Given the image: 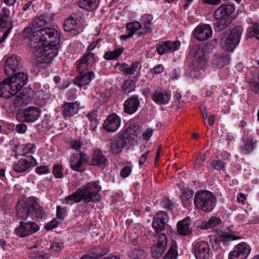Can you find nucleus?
<instances>
[{
	"mask_svg": "<svg viewBox=\"0 0 259 259\" xmlns=\"http://www.w3.org/2000/svg\"><path fill=\"white\" fill-rule=\"evenodd\" d=\"M34 36L37 44V57L48 63L50 62L58 54V45L60 42L59 33L56 29L50 27H45L37 30Z\"/></svg>",
	"mask_w": 259,
	"mask_h": 259,
	"instance_id": "f257e3e1",
	"label": "nucleus"
},
{
	"mask_svg": "<svg viewBox=\"0 0 259 259\" xmlns=\"http://www.w3.org/2000/svg\"><path fill=\"white\" fill-rule=\"evenodd\" d=\"M16 216L19 220L26 221L29 216L32 219H45L46 214L44 208L38 203L36 199L30 197L17 203Z\"/></svg>",
	"mask_w": 259,
	"mask_h": 259,
	"instance_id": "f03ea898",
	"label": "nucleus"
},
{
	"mask_svg": "<svg viewBox=\"0 0 259 259\" xmlns=\"http://www.w3.org/2000/svg\"><path fill=\"white\" fill-rule=\"evenodd\" d=\"M27 82V76L23 72L15 73L0 84V96L9 98L16 94Z\"/></svg>",
	"mask_w": 259,
	"mask_h": 259,
	"instance_id": "7ed1b4c3",
	"label": "nucleus"
},
{
	"mask_svg": "<svg viewBox=\"0 0 259 259\" xmlns=\"http://www.w3.org/2000/svg\"><path fill=\"white\" fill-rule=\"evenodd\" d=\"M193 58L192 64L186 71V75L192 79L202 78L204 75L207 62L203 50L199 46H194L191 50Z\"/></svg>",
	"mask_w": 259,
	"mask_h": 259,
	"instance_id": "20e7f679",
	"label": "nucleus"
},
{
	"mask_svg": "<svg viewBox=\"0 0 259 259\" xmlns=\"http://www.w3.org/2000/svg\"><path fill=\"white\" fill-rule=\"evenodd\" d=\"M138 128L135 126H131L126 130L122 131L117 137L111 140V150L113 153H119L122 148L131 144L138 137Z\"/></svg>",
	"mask_w": 259,
	"mask_h": 259,
	"instance_id": "39448f33",
	"label": "nucleus"
},
{
	"mask_svg": "<svg viewBox=\"0 0 259 259\" xmlns=\"http://www.w3.org/2000/svg\"><path fill=\"white\" fill-rule=\"evenodd\" d=\"M216 198L207 190H200L195 193L194 203L195 207L204 211H211L215 205Z\"/></svg>",
	"mask_w": 259,
	"mask_h": 259,
	"instance_id": "423d86ee",
	"label": "nucleus"
},
{
	"mask_svg": "<svg viewBox=\"0 0 259 259\" xmlns=\"http://www.w3.org/2000/svg\"><path fill=\"white\" fill-rule=\"evenodd\" d=\"M100 39H97L92 42L88 47L87 52L79 60L76 61L75 66L76 69L80 72L86 71L89 70L93 65L98 61L97 57L92 53V51L96 48L100 47L98 46Z\"/></svg>",
	"mask_w": 259,
	"mask_h": 259,
	"instance_id": "0eeeda50",
	"label": "nucleus"
},
{
	"mask_svg": "<svg viewBox=\"0 0 259 259\" xmlns=\"http://www.w3.org/2000/svg\"><path fill=\"white\" fill-rule=\"evenodd\" d=\"M242 31V28L237 26L230 32L224 33L221 38L223 47L228 51H233L239 44Z\"/></svg>",
	"mask_w": 259,
	"mask_h": 259,
	"instance_id": "6e6552de",
	"label": "nucleus"
},
{
	"mask_svg": "<svg viewBox=\"0 0 259 259\" xmlns=\"http://www.w3.org/2000/svg\"><path fill=\"white\" fill-rule=\"evenodd\" d=\"M34 88L33 93L35 104L39 106H45L51 97L49 85L45 84L41 89L40 84L37 82L34 84Z\"/></svg>",
	"mask_w": 259,
	"mask_h": 259,
	"instance_id": "1a4fd4ad",
	"label": "nucleus"
},
{
	"mask_svg": "<svg viewBox=\"0 0 259 259\" xmlns=\"http://www.w3.org/2000/svg\"><path fill=\"white\" fill-rule=\"evenodd\" d=\"M40 229L39 226L32 221H21L19 225L16 228L15 234L21 238L25 237L37 232Z\"/></svg>",
	"mask_w": 259,
	"mask_h": 259,
	"instance_id": "9d476101",
	"label": "nucleus"
},
{
	"mask_svg": "<svg viewBox=\"0 0 259 259\" xmlns=\"http://www.w3.org/2000/svg\"><path fill=\"white\" fill-rule=\"evenodd\" d=\"M10 10L6 8H3L0 11V29L2 31L4 29H6L3 36L0 37V43L6 39L11 29L13 28V23L10 17Z\"/></svg>",
	"mask_w": 259,
	"mask_h": 259,
	"instance_id": "9b49d317",
	"label": "nucleus"
},
{
	"mask_svg": "<svg viewBox=\"0 0 259 259\" xmlns=\"http://www.w3.org/2000/svg\"><path fill=\"white\" fill-rule=\"evenodd\" d=\"M40 115V110L35 107H29L20 111L16 115L18 120L32 122L36 120Z\"/></svg>",
	"mask_w": 259,
	"mask_h": 259,
	"instance_id": "f8f14e48",
	"label": "nucleus"
},
{
	"mask_svg": "<svg viewBox=\"0 0 259 259\" xmlns=\"http://www.w3.org/2000/svg\"><path fill=\"white\" fill-rule=\"evenodd\" d=\"M251 250V247L245 242L235 245L229 254V259H246Z\"/></svg>",
	"mask_w": 259,
	"mask_h": 259,
	"instance_id": "ddd939ff",
	"label": "nucleus"
},
{
	"mask_svg": "<svg viewBox=\"0 0 259 259\" xmlns=\"http://www.w3.org/2000/svg\"><path fill=\"white\" fill-rule=\"evenodd\" d=\"M21 66V59L19 56L13 55L9 57L4 67L6 74L8 76L13 74Z\"/></svg>",
	"mask_w": 259,
	"mask_h": 259,
	"instance_id": "4468645a",
	"label": "nucleus"
},
{
	"mask_svg": "<svg viewBox=\"0 0 259 259\" xmlns=\"http://www.w3.org/2000/svg\"><path fill=\"white\" fill-rule=\"evenodd\" d=\"M195 38L199 41H204L212 34L210 25L208 24L199 25L193 30Z\"/></svg>",
	"mask_w": 259,
	"mask_h": 259,
	"instance_id": "2eb2a0df",
	"label": "nucleus"
},
{
	"mask_svg": "<svg viewBox=\"0 0 259 259\" xmlns=\"http://www.w3.org/2000/svg\"><path fill=\"white\" fill-rule=\"evenodd\" d=\"M180 45L181 43L179 41L167 40L157 45L156 50L158 54L161 55L179 50Z\"/></svg>",
	"mask_w": 259,
	"mask_h": 259,
	"instance_id": "dca6fc26",
	"label": "nucleus"
},
{
	"mask_svg": "<svg viewBox=\"0 0 259 259\" xmlns=\"http://www.w3.org/2000/svg\"><path fill=\"white\" fill-rule=\"evenodd\" d=\"M121 123V119L116 114L109 115L103 123V128L108 132H115Z\"/></svg>",
	"mask_w": 259,
	"mask_h": 259,
	"instance_id": "f3484780",
	"label": "nucleus"
},
{
	"mask_svg": "<svg viewBox=\"0 0 259 259\" xmlns=\"http://www.w3.org/2000/svg\"><path fill=\"white\" fill-rule=\"evenodd\" d=\"M157 243L151 248V253L155 258H159L164 253L167 244V239L164 233L159 235Z\"/></svg>",
	"mask_w": 259,
	"mask_h": 259,
	"instance_id": "a211bd4d",
	"label": "nucleus"
},
{
	"mask_svg": "<svg viewBox=\"0 0 259 259\" xmlns=\"http://www.w3.org/2000/svg\"><path fill=\"white\" fill-rule=\"evenodd\" d=\"M77 71L79 73V75L74 78V83L79 87H83L84 89H85L87 86L95 78V74L93 71L83 73L84 71L80 72L77 70Z\"/></svg>",
	"mask_w": 259,
	"mask_h": 259,
	"instance_id": "6ab92c4d",
	"label": "nucleus"
},
{
	"mask_svg": "<svg viewBox=\"0 0 259 259\" xmlns=\"http://www.w3.org/2000/svg\"><path fill=\"white\" fill-rule=\"evenodd\" d=\"M194 251L197 259H206L209 257V246L206 241H199L195 244Z\"/></svg>",
	"mask_w": 259,
	"mask_h": 259,
	"instance_id": "aec40b11",
	"label": "nucleus"
},
{
	"mask_svg": "<svg viewBox=\"0 0 259 259\" xmlns=\"http://www.w3.org/2000/svg\"><path fill=\"white\" fill-rule=\"evenodd\" d=\"M37 30H34L31 27H26L25 28L23 31V35L25 39L28 38L29 40L30 46L31 48L32 53L37 57V52H39L37 49V42L38 40L33 39L34 36L36 35Z\"/></svg>",
	"mask_w": 259,
	"mask_h": 259,
	"instance_id": "412c9836",
	"label": "nucleus"
},
{
	"mask_svg": "<svg viewBox=\"0 0 259 259\" xmlns=\"http://www.w3.org/2000/svg\"><path fill=\"white\" fill-rule=\"evenodd\" d=\"M234 11L235 7L233 5L223 4L215 10L214 17L215 19H229Z\"/></svg>",
	"mask_w": 259,
	"mask_h": 259,
	"instance_id": "4be33fe9",
	"label": "nucleus"
},
{
	"mask_svg": "<svg viewBox=\"0 0 259 259\" xmlns=\"http://www.w3.org/2000/svg\"><path fill=\"white\" fill-rule=\"evenodd\" d=\"M140 104V100L137 95L127 99L123 103L124 112L128 114L135 113L138 110Z\"/></svg>",
	"mask_w": 259,
	"mask_h": 259,
	"instance_id": "5701e85b",
	"label": "nucleus"
},
{
	"mask_svg": "<svg viewBox=\"0 0 259 259\" xmlns=\"http://www.w3.org/2000/svg\"><path fill=\"white\" fill-rule=\"evenodd\" d=\"M80 26V19L77 17H70L66 19L64 22V29L65 31H74L76 33L79 32L81 29Z\"/></svg>",
	"mask_w": 259,
	"mask_h": 259,
	"instance_id": "b1692460",
	"label": "nucleus"
},
{
	"mask_svg": "<svg viewBox=\"0 0 259 259\" xmlns=\"http://www.w3.org/2000/svg\"><path fill=\"white\" fill-rule=\"evenodd\" d=\"M177 230L180 235L187 236L192 233L191 223L190 219L187 217L178 222Z\"/></svg>",
	"mask_w": 259,
	"mask_h": 259,
	"instance_id": "393cba45",
	"label": "nucleus"
},
{
	"mask_svg": "<svg viewBox=\"0 0 259 259\" xmlns=\"http://www.w3.org/2000/svg\"><path fill=\"white\" fill-rule=\"evenodd\" d=\"M85 193L84 188L81 186L76 190L72 194L66 196L63 201V203L66 204H72L73 202L78 203L83 200V195Z\"/></svg>",
	"mask_w": 259,
	"mask_h": 259,
	"instance_id": "a878e982",
	"label": "nucleus"
},
{
	"mask_svg": "<svg viewBox=\"0 0 259 259\" xmlns=\"http://www.w3.org/2000/svg\"><path fill=\"white\" fill-rule=\"evenodd\" d=\"M78 110L79 104L76 102L66 103L62 106V112L65 118L73 116L77 113Z\"/></svg>",
	"mask_w": 259,
	"mask_h": 259,
	"instance_id": "bb28decb",
	"label": "nucleus"
},
{
	"mask_svg": "<svg viewBox=\"0 0 259 259\" xmlns=\"http://www.w3.org/2000/svg\"><path fill=\"white\" fill-rule=\"evenodd\" d=\"M139 63L137 62H135L130 65H127L126 63L120 64L119 63H117L115 65L116 67L118 66L119 70L120 71L123 72L126 75H134L138 72L139 67Z\"/></svg>",
	"mask_w": 259,
	"mask_h": 259,
	"instance_id": "cd10ccee",
	"label": "nucleus"
},
{
	"mask_svg": "<svg viewBox=\"0 0 259 259\" xmlns=\"http://www.w3.org/2000/svg\"><path fill=\"white\" fill-rule=\"evenodd\" d=\"M152 99L158 104H166L170 98V95L165 92L155 91L152 93Z\"/></svg>",
	"mask_w": 259,
	"mask_h": 259,
	"instance_id": "c85d7f7f",
	"label": "nucleus"
},
{
	"mask_svg": "<svg viewBox=\"0 0 259 259\" xmlns=\"http://www.w3.org/2000/svg\"><path fill=\"white\" fill-rule=\"evenodd\" d=\"M124 50V49L122 46H116L114 50L106 52L103 58L106 60H117Z\"/></svg>",
	"mask_w": 259,
	"mask_h": 259,
	"instance_id": "c756f323",
	"label": "nucleus"
},
{
	"mask_svg": "<svg viewBox=\"0 0 259 259\" xmlns=\"http://www.w3.org/2000/svg\"><path fill=\"white\" fill-rule=\"evenodd\" d=\"M100 3V0H79L78 6L88 11H92L96 10Z\"/></svg>",
	"mask_w": 259,
	"mask_h": 259,
	"instance_id": "7c9ffc66",
	"label": "nucleus"
},
{
	"mask_svg": "<svg viewBox=\"0 0 259 259\" xmlns=\"http://www.w3.org/2000/svg\"><path fill=\"white\" fill-rule=\"evenodd\" d=\"M127 255L131 259H145L149 253L141 247H137L129 250Z\"/></svg>",
	"mask_w": 259,
	"mask_h": 259,
	"instance_id": "2f4dec72",
	"label": "nucleus"
},
{
	"mask_svg": "<svg viewBox=\"0 0 259 259\" xmlns=\"http://www.w3.org/2000/svg\"><path fill=\"white\" fill-rule=\"evenodd\" d=\"M230 57L227 54L218 56L213 60L212 65L215 68H221L229 64Z\"/></svg>",
	"mask_w": 259,
	"mask_h": 259,
	"instance_id": "473e14b6",
	"label": "nucleus"
},
{
	"mask_svg": "<svg viewBox=\"0 0 259 259\" xmlns=\"http://www.w3.org/2000/svg\"><path fill=\"white\" fill-rule=\"evenodd\" d=\"M256 142V140L253 138L247 139L241 147L242 153L244 154L251 153L255 148Z\"/></svg>",
	"mask_w": 259,
	"mask_h": 259,
	"instance_id": "72a5a7b5",
	"label": "nucleus"
},
{
	"mask_svg": "<svg viewBox=\"0 0 259 259\" xmlns=\"http://www.w3.org/2000/svg\"><path fill=\"white\" fill-rule=\"evenodd\" d=\"M84 203L87 204L90 202H98L101 200V196L99 193L95 192L89 191L83 195Z\"/></svg>",
	"mask_w": 259,
	"mask_h": 259,
	"instance_id": "f704fd0d",
	"label": "nucleus"
},
{
	"mask_svg": "<svg viewBox=\"0 0 259 259\" xmlns=\"http://www.w3.org/2000/svg\"><path fill=\"white\" fill-rule=\"evenodd\" d=\"M153 16L150 14H145L141 18V26H143L145 32H150L151 30V22Z\"/></svg>",
	"mask_w": 259,
	"mask_h": 259,
	"instance_id": "c9c22d12",
	"label": "nucleus"
},
{
	"mask_svg": "<svg viewBox=\"0 0 259 259\" xmlns=\"http://www.w3.org/2000/svg\"><path fill=\"white\" fill-rule=\"evenodd\" d=\"M15 163L14 165L13 168L14 170L17 172H23L27 171L30 167L36 165L37 163Z\"/></svg>",
	"mask_w": 259,
	"mask_h": 259,
	"instance_id": "e433bc0d",
	"label": "nucleus"
},
{
	"mask_svg": "<svg viewBox=\"0 0 259 259\" xmlns=\"http://www.w3.org/2000/svg\"><path fill=\"white\" fill-rule=\"evenodd\" d=\"M82 187L84 188V190L85 193H87L89 191H92L98 193L101 189V187L99 185V181L95 182H90L87 185H82Z\"/></svg>",
	"mask_w": 259,
	"mask_h": 259,
	"instance_id": "4c0bfd02",
	"label": "nucleus"
},
{
	"mask_svg": "<svg viewBox=\"0 0 259 259\" xmlns=\"http://www.w3.org/2000/svg\"><path fill=\"white\" fill-rule=\"evenodd\" d=\"M178 255L176 244H172L163 257V259H177Z\"/></svg>",
	"mask_w": 259,
	"mask_h": 259,
	"instance_id": "58836bf2",
	"label": "nucleus"
},
{
	"mask_svg": "<svg viewBox=\"0 0 259 259\" xmlns=\"http://www.w3.org/2000/svg\"><path fill=\"white\" fill-rule=\"evenodd\" d=\"M221 220L219 218L212 217L208 221L202 225V228L208 229L210 228H213L218 225L221 223Z\"/></svg>",
	"mask_w": 259,
	"mask_h": 259,
	"instance_id": "ea45409f",
	"label": "nucleus"
},
{
	"mask_svg": "<svg viewBox=\"0 0 259 259\" xmlns=\"http://www.w3.org/2000/svg\"><path fill=\"white\" fill-rule=\"evenodd\" d=\"M194 195V191L192 190L184 188L182 191V193L181 196L182 202L186 204L185 201L192 200V197Z\"/></svg>",
	"mask_w": 259,
	"mask_h": 259,
	"instance_id": "a19ab883",
	"label": "nucleus"
},
{
	"mask_svg": "<svg viewBox=\"0 0 259 259\" xmlns=\"http://www.w3.org/2000/svg\"><path fill=\"white\" fill-rule=\"evenodd\" d=\"M47 22L45 16L40 15L34 18L32 20L31 24L33 27L38 28L45 25Z\"/></svg>",
	"mask_w": 259,
	"mask_h": 259,
	"instance_id": "79ce46f5",
	"label": "nucleus"
},
{
	"mask_svg": "<svg viewBox=\"0 0 259 259\" xmlns=\"http://www.w3.org/2000/svg\"><path fill=\"white\" fill-rule=\"evenodd\" d=\"M135 88V82L131 79H127L124 81L122 86V90L125 94H128L133 90Z\"/></svg>",
	"mask_w": 259,
	"mask_h": 259,
	"instance_id": "37998d69",
	"label": "nucleus"
},
{
	"mask_svg": "<svg viewBox=\"0 0 259 259\" xmlns=\"http://www.w3.org/2000/svg\"><path fill=\"white\" fill-rule=\"evenodd\" d=\"M87 117L91 122L90 128L92 131L95 130L97 125L98 124V121L97 120V114L95 112H91L87 115Z\"/></svg>",
	"mask_w": 259,
	"mask_h": 259,
	"instance_id": "c03bdc74",
	"label": "nucleus"
},
{
	"mask_svg": "<svg viewBox=\"0 0 259 259\" xmlns=\"http://www.w3.org/2000/svg\"><path fill=\"white\" fill-rule=\"evenodd\" d=\"M107 159L100 149L95 150L93 155V162H106Z\"/></svg>",
	"mask_w": 259,
	"mask_h": 259,
	"instance_id": "a18cd8bd",
	"label": "nucleus"
},
{
	"mask_svg": "<svg viewBox=\"0 0 259 259\" xmlns=\"http://www.w3.org/2000/svg\"><path fill=\"white\" fill-rule=\"evenodd\" d=\"M217 20V21L214 23V26L215 29L218 31L226 29L229 25V21L228 19Z\"/></svg>",
	"mask_w": 259,
	"mask_h": 259,
	"instance_id": "49530a36",
	"label": "nucleus"
},
{
	"mask_svg": "<svg viewBox=\"0 0 259 259\" xmlns=\"http://www.w3.org/2000/svg\"><path fill=\"white\" fill-rule=\"evenodd\" d=\"M154 219L158 221L159 222H162V224H167L169 218L166 212L164 211H159L157 213L156 216L154 217Z\"/></svg>",
	"mask_w": 259,
	"mask_h": 259,
	"instance_id": "de8ad7c7",
	"label": "nucleus"
},
{
	"mask_svg": "<svg viewBox=\"0 0 259 259\" xmlns=\"http://www.w3.org/2000/svg\"><path fill=\"white\" fill-rule=\"evenodd\" d=\"M248 35L250 37L254 36L259 39V25L255 23L250 28H248Z\"/></svg>",
	"mask_w": 259,
	"mask_h": 259,
	"instance_id": "09e8293b",
	"label": "nucleus"
},
{
	"mask_svg": "<svg viewBox=\"0 0 259 259\" xmlns=\"http://www.w3.org/2000/svg\"><path fill=\"white\" fill-rule=\"evenodd\" d=\"M87 155L84 152L76 153L72 155L70 162H87Z\"/></svg>",
	"mask_w": 259,
	"mask_h": 259,
	"instance_id": "8fccbe9b",
	"label": "nucleus"
},
{
	"mask_svg": "<svg viewBox=\"0 0 259 259\" xmlns=\"http://www.w3.org/2000/svg\"><path fill=\"white\" fill-rule=\"evenodd\" d=\"M142 27L141 23L138 21H134L130 23H128L126 25V29L129 30V32L133 34V35L135 32Z\"/></svg>",
	"mask_w": 259,
	"mask_h": 259,
	"instance_id": "3c124183",
	"label": "nucleus"
},
{
	"mask_svg": "<svg viewBox=\"0 0 259 259\" xmlns=\"http://www.w3.org/2000/svg\"><path fill=\"white\" fill-rule=\"evenodd\" d=\"M162 224V222H159L158 221L153 219V221L152 222V226L154 228L155 231L157 233L161 232L164 230L166 227H168V225L167 224Z\"/></svg>",
	"mask_w": 259,
	"mask_h": 259,
	"instance_id": "603ef678",
	"label": "nucleus"
},
{
	"mask_svg": "<svg viewBox=\"0 0 259 259\" xmlns=\"http://www.w3.org/2000/svg\"><path fill=\"white\" fill-rule=\"evenodd\" d=\"M13 103L16 107L22 106L24 104L26 101V98L24 96H23L21 94L14 96L13 99Z\"/></svg>",
	"mask_w": 259,
	"mask_h": 259,
	"instance_id": "864d4df0",
	"label": "nucleus"
},
{
	"mask_svg": "<svg viewBox=\"0 0 259 259\" xmlns=\"http://www.w3.org/2000/svg\"><path fill=\"white\" fill-rule=\"evenodd\" d=\"M241 237H237L233 234L222 235L220 236V241L225 245L230 241L237 240Z\"/></svg>",
	"mask_w": 259,
	"mask_h": 259,
	"instance_id": "5fc2aeb1",
	"label": "nucleus"
},
{
	"mask_svg": "<svg viewBox=\"0 0 259 259\" xmlns=\"http://www.w3.org/2000/svg\"><path fill=\"white\" fill-rule=\"evenodd\" d=\"M62 167L61 165L55 164L53 168L52 173L56 179H60L63 177Z\"/></svg>",
	"mask_w": 259,
	"mask_h": 259,
	"instance_id": "6e6d98bb",
	"label": "nucleus"
},
{
	"mask_svg": "<svg viewBox=\"0 0 259 259\" xmlns=\"http://www.w3.org/2000/svg\"><path fill=\"white\" fill-rule=\"evenodd\" d=\"M162 206L167 210H172L174 205L172 202L167 198H163L161 201Z\"/></svg>",
	"mask_w": 259,
	"mask_h": 259,
	"instance_id": "4d7b16f0",
	"label": "nucleus"
},
{
	"mask_svg": "<svg viewBox=\"0 0 259 259\" xmlns=\"http://www.w3.org/2000/svg\"><path fill=\"white\" fill-rule=\"evenodd\" d=\"M85 163H70V167L75 171L83 172L85 170Z\"/></svg>",
	"mask_w": 259,
	"mask_h": 259,
	"instance_id": "13d9d810",
	"label": "nucleus"
},
{
	"mask_svg": "<svg viewBox=\"0 0 259 259\" xmlns=\"http://www.w3.org/2000/svg\"><path fill=\"white\" fill-rule=\"evenodd\" d=\"M30 257L33 259H46V254L42 250L33 251L30 254Z\"/></svg>",
	"mask_w": 259,
	"mask_h": 259,
	"instance_id": "bf43d9fd",
	"label": "nucleus"
},
{
	"mask_svg": "<svg viewBox=\"0 0 259 259\" xmlns=\"http://www.w3.org/2000/svg\"><path fill=\"white\" fill-rule=\"evenodd\" d=\"M132 168L133 166L132 165L123 166V167L120 170V177L123 178L127 177L131 174Z\"/></svg>",
	"mask_w": 259,
	"mask_h": 259,
	"instance_id": "052dcab7",
	"label": "nucleus"
},
{
	"mask_svg": "<svg viewBox=\"0 0 259 259\" xmlns=\"http://www.w3.org/2000/svg\"><path fill=\"white\" fill-rule=\"evenodd\" d=\"M22 150L23 154L32 153L35 151V146L34 144L28 143L23 146Z\"/></svg>",
	"mask_w": 259,
	"mask_h": 259,
	"instance_id": "680f3d73",
	"label": "nucleus"
},
{
	"mask_svg": "<svg viewBox=\"0 0 259 259\" xmlns=\"http://www.w3.org/2000/svg\"><path fill=\"white\" fill-rule=\"evenodd\" d=\"M67 209L65 207H62L60 206H57V219L63 220L66 215Z\"/></svg>",
	"mask_w": 259,
	"mask_h": 259,
	"instance_id": "e2e57ef3",
	"label": "nucleus"
},
{
	"mask_svg": "<svg viewBox=\"0 0 259 259\" xmlns=\"http://www.w3.org/2000/svg\"><path fill=\"white\" fill-rule=\"evenodd\" d=\"M51 172L50 168L46 165L38 166L35 169V172L38 175L47 174Z\"/></svg>",
	"mask_w": 259,
	"mask_h": 259,
	"instance_id": "0e129e2a",
	"label": "nucleus"
},
{
	"mask_svg": "<svg viewBox=\"0 0 259 259\" xmlns=\"http://www.w3.org/2000/svg\"><path fill=\"white\" fill-rule=\"evenodd\" d=\"M63 245L59 242H54L50 246L49 250L51 251L59 252L62 250Z\"/></svg>",
	"mask_w": 259,
	"mask_h": 259,
	"instance_id": "69168bd1",
	"label": "nucleus"
},
{
	"mask_svg": "<svg viewBox=\"0 0 259 259\" xmlns=\"http://www.w3.org/2000/svg\"><path fill=\"white\" fill-rule=\"evenodd\" d=\"M153 130L151 128H148L143 133L141 138L146 141H148L153 134Z\"/></svg>",
	"mask_w": 259,
	"mask_h": 259,
	"instance_id": "338daca9",
	"label": "nucleus"
},
{
	"mask_svg": "<svg viewBox=\"0 0 259 259\" xmlns=\"http://www.w3.org/2000/svg\"><path fill=\"white\" fill-rule=\"evenodd\" d=\"M82 145V143L79 140H73L70 142V146L76 150H79Z\"/></svg>",
	"mask_w": 259,
	"mask_h": 259,
	"instance_id": "774afa93",
	"label": "nucleus"
}]
</instances>
